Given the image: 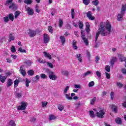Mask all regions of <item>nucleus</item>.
Masks as SVG:
<instances>
[{
    "label": "nucleus",
    "mask_w": 126,
    "mask_h": 126,
    "mask_svg": "<svg viewBox=\"0 0 126 126\" xmlns=\"http://www.w3.org/2000/svg\"><path fill=\"white\" fill-rule=\"evenodd\" d=\"M126 3L125 4H122V6L121 10V12H123L124 13H126Z\"/></svg>",
    "instance_id": "obj_20"
},
{
    "label": "nucleus",
    "mask_w": 126,
    "mask_h": 126,
    "mask_svg": "<svg viewBox=\"0 0 126 126\" xmlns=\"http://www.w3.org/2000/svg\"><path fill=\"white\" fill-rule=\"evenodd\" d=\"M24 65H22L20 66V72L23 76H25L26 75V72H25V70H24Z\"/></svg>",
    "instance_id": "obj_10"
},
{
    "label": "nucleus",
    "mask_w": 126,
    "mask_h": 126,
    "mask_svg": "<svg viewBox=\"0 0 126 126\" xmlns=\"http://www.w3.org/2000/svg\"><path fill=\"white\" fill-rule=\"evenodd\" d=\"M31 82V80H29L28 78L26 79V87H29V83Z\"/></svg>",
    "instance_id": "obj_35"
},
{
    "label": "nucleus",
    "mask_w": 126,
    "mask_h": 126,
    "mask_svg": "<svg viewBox=\"0 0 126 126\" xmlns=\"http://www.w3.org/2000/svg\"><path fill=\"white\" fill-rule=\"evenodd\" d=\"M76 57L78 61H79V62H80V63L82 62V57H81V54H77L76 55Z\"/></svg>",
    "instance_id": "obj_19"
},
{
    "label": "nucleus",
    "mask_w": 126,
    "mask_h": 126,
    "mask_svg": "<svg viewBox=\"0 0 126 126\" xmlns=\"http://www.w3.org/2000/svg\"><path fill=\"white\" fill-rule=\"evenodd\" d=\"M46 63L49 67L50 68H53L54 67V65H53V63L50 62H46Z\"/></svg>",
    "instance_id": "obj_44"
},
{
    "label": "nucleus",
    "mask_w": 126,
    "mask_h": 126,
    "mask_svg": "<svg viewBox=\"0 0 126 126\" xmlns=\"http://www.w3.org/2000/svg\"><path fill=\"white\" fill-rule=\"evenodd\" d=\"M8 126H16L15 121L14 120H11L8 123Z\"/></svg>",
    "instance_id": "obj_22"
},
{
    "label": "nucleus",
    "mask_w": 126,
    "mask_h": 126,
    "mask_svg": "<svg viewBox=\"0 0 126 126\" xmlns=\"http://www.w3.org/2000/svg\"><path fill=\"white\" fill-rule=\"evenodd\" d=\"M40 77L41 78H42V79H47V78H48L46 74L43 73L40 74Z\"/></svg>",
    "instance_id": "obj_43"
},
{
    "label": "nucleus",
    "mask_w": 126,
    "mask_h": 126,
    "mask_svg": "<svg viewBox=\"0 0 126 126\" xmlns=\"http://www.w3.org/2000/svg\"><path fill=\"white\" fill-rule=\"evenodd\" d=\"M20 15V12L17 11L15 12V18H17L18 16Z\"/></svg>",
    "instance_id": "obj_49"
},
{
    "label": "nucleus",
    "mask_w": 126,
    "mask_h": 126,
    "mask_svg": "<svg viewBox=\"0 0 126 126\" xmlns=\"http://www.w3.org/2000/svg\"><path fill=\"white\" fill-rule=\"evenodd\" d=\"M95 73L98 78H100V77H101V73L99 71H96Z\"/></svg>",
    "instance_id": "obj_63"
},
{
    "label": "nucleus",
    "mask_w": 126,
    "mask_h": 126,
    "mask_svg": "<svg viewBox=\"0 0 126 126\" xmlns=\"http://www.w3.org/2000/svg\"><path fill=\"white\" fill-rule=\"evenodd\" d=\"M121 71L123 74H126V69L125 68H123L121 69Z\"/></svg>",
    "instance_id": "obj_64"
},
{
    "label": "nucleus",
    "mask_w": 126,
    "mask_h": 126,
    "mask_svg": "<svg viewBox=\"0 0 126 126\" xmlns=\"http://www.w3.org/2000/svg\"><path fill=\"white\" fill-rule=\"evenodd\" d=\"M13 84V82H12V80L10 79H8L7 82V87H9V86H11Z\"/></svg>",
    "instance_id": "obj_23"
},
{
    "label": "nucleus",
    "mask_w": 126,
    "mask_h": 126,
    "mask_svg": "<svg viewBox=\"0 0 126 126\" xmlns=\"http://www.w3.org/2000/svg\"><path fill=\"white\" fill-rule=\"evenodd\" d=\"M14 39H15V36L13 34L11 33L9 35V39L8 42H11V41H14Z\"/></svg>",
    "instance_id": "obj_15"
},
{
    "label": "nucleus",
    "mask_w": 126,
    "mask_h": 126,
    "mask_svg": "<svg viewBox=\"0 0 126 126\" xmlns=\"http://www.w3.org/2000/svg\"><path fill=\"white\" fill-rule=\"evenodd\" d=\"M59 27L60 28H62L63 27V21L62 19L59 20Z\"/></svg>",
    "instance_id": "obj_39"
},
{
    "label": "nucleus",
    "mask_w": 126,
    "mask_h": 126,
    "mask_svg": "<svg viewBox=\"0 0 126 126\" xmlns=\"http://www.w3.org/2000/svg\"><path fill=\"white\" fill-rule=\"evenodd\" d=\"M12 3V0H7L6 1V4H11Z\"/></svg>",
    "instance_id": "obj_62"
},
{
    "label": "nucleus",
    "mask_w": 126,
    "mask_h": 126,
    "mask_svg": "<svg viewBox=\"0 0 126 126\" xmlns=\"http://www.w3.org/2000/svg\"><path fill=\"white\" fill-rule=\"evenodd\" d=\"M48 30L50 33H53L54 32V30H53V27H52V26L48 27Z\"/></svg>",
    "instance_id": "obj_57"
},
{
    "label": "nucleus",
    "mask_w": 126,
    "mask_h": 126,
    "mask_svg": "<svg viewBox=\"0 0 126 126\" xmlns=\"http://www.w3.org/2000/svg\"><path fill=\"white\" fill-rule=\"evenodd\" d=\"M48 105V102L47 101H42L41 103V106L42 108H46V106Z\"/></svg>",
    "instance_id": "obj_37"
},
{
    "label": "nucleus",
    "mask_w": 126,
    "mask_h": 126,
    "mask_svg": "<svg viewBox=\"0 0 126 126\" xmlns=\"http://www.w3.org/2000/svg\"><path fill=\"white\" fill-rule=\"evenodd\" d=\"M36 32L32 30H29V34L30 37H34V36H36Z\"/></svg>",
    "instance_id": "obj_12"
},
{
    "label": "nucleus",
    "mask_w": 126,
    "mask_h": 126,
    "mask_svg": "<svg viewBox=\"0 0 126 126\" xmlns=\"http://www.w3.org/2000/svg\"><path fill=\"white\" fill-rule=\"evenodd\" d=\"M110 98L111 100H114V98H115V92H111L110 93Z\"/></svg>",
    "instance_id": "obj_41"
},
{
    "label": "nucleus",
    "mask_w": 126,
    "mask_h": 126,
    "mask_svg": "<svg viewBox=\"0 0 126 126\" xmlns=\"http://www.w3.org/2000/svg\"><path fill=\"white\" fill-rule=\"evenodd\" d=\"M89 115H90V117H91L92 119H93V118H95V114L94 113V111H90Z\"/></svg>",
    "instance_id": "obj_30"
},
{
    "label": "nucleus",
    "mask_w": 126,
    "mask_h": 126,
    "mask_svg": "<svg viewBox=\"0 0 126 126\" xmlns=\"http://www.w3.org/2000/svg\"><path fill=\"white\" fill-rule=\"evenodd\" d=\"M43 54L45 58L48 59V60H52V56L49 53L47 52H43Z\"/></svg>",
    "instance_id": "obj_11"
},
{
    "label": "nucleus",
    "mask_w": 126,
    "mask_h": 126,
    "mask_svg": "<svg viewBox=\"0 0 126 126\" xmlns=\"http://www.w3.org/2000/svg\"><path fill=\"white\" fill-rule=\"evenodd\" d=\"M86 31L88 33L90 32V24L89 22L86 23Z\"/></svg>",
    "instance_id": "obj_16"
},
{
    "label": "nucleus",
    "mask_w": 126,
    "mask_h": 126,
    "mask_svg": "<svg viewBox=\"0 0 126 126\" xmlns=\"http://www.w3.org/2000/svg\"><path fill=\"white\" fill-rule=\"evenodd\" d=\"M18 84H19V80H16L14 81V87H16L17 86V85H18Z\"/></svg>",
    "instance_id": "obj_58"
},
{
    "label": "nucleus",
    "mask_w": 126,
    "mask_h": 126,
    "mask_svg": "<svg viewBox=\"0 0 126 126\" xmlns=\"http://www.w3.org/2000/svg\"><path fill=\"white\" fill-rule=\"evenodd\" d=\"M93 4H94V5H95V6H97V5H98V4H99V0H94L93 1Z\"/></svg>",
    "instance_id": "obj_50"
},
{
    "label": "nucleus",
    "mask_w": 126,
    "mask_h": 126,
    "mask_svg": "<svg viewBox=\"0 0 126 126\" xmlns=\"http://www.w3.org/2000/svg\"><path fill=\"white\" fill-rule=\"evenodd\" d=\"M83 0V3L85 5H88L89 3H90V0Z\"/></svg>",
    "instance_id": "obj_47"
},
{
    "label": "nucleus",
    "mask_w": 126,
    "mask_h": 126,
    "mask_svg": "<svg viewBox=\"0 0 126 126\" xmlns=\"http://www.w3.org/2000/svg\"><path fill=\"white\" fill-rule=\"evenodd\" d=\"M24 2L27 4H31L32 3V0H25Z\"/></svg>",
    "instance_id": "obj_51"
},
{
    "label": "nucleus",
    "mask_w": 126,
    "mask_h": 126,
    "mask_svg": "<svg viewBox=\"0 0 126 126\" xmlns=\"http://www.w3.org/2000/svg\"><path fill=\"white\" fill-rule=\"evenodd\" d=\"M69 89V86H67L65 87V88H64L63 90V94H66L67 92H68V90Z\"/></svg>",
    "instance_id": "obj_26"
},
{
    "label": "nucleus",
    "mask_w": 126,
    "mask_h": 126,
    "mask_svg": "<svg viewBox=\"0 0 126 126\" xmlns=\"http://www.w3.org/2000/svg\"><path fill=\"white\" fill-rule=\"evenodd\" d=\"M95 102H96V97H94L91 100V105H94Z\"/></svg>",
    "instance_id": "obj_53"
},
{
    "label": "nucleus",
    "mask_w": 126,
    "mask_h": 126,
    "mask_svg": "<svg viewBox=\"0 0 126 126\" xmlns=\"http://www.w3.org/2000/svg\"><path fill=\"white\" fill-rule=\"evenodd\" d=\"M9 8H12L14 10L17 8V6L14 3H11L10 5L9 6Z\"/></svg>",
    "instance_id": "obj_17"
},
{
    "label": "nucleus",
    "mask_w": 126,
    "mask_h": 126,
    "mask_svg": "<svg viewBox=\"0 0 126 126\" xmlns=\"http://www.w3.org/2000/svg\"><path fill=\"white\" fill-rule=\"evenodd\" d=\"M116 123L118 125H121L122 124V120L120 118H118L116 119Z\"/></svg>",
    "instance_id": "obj_38"
},
{
    "label": "nucleus",
    "mask_w": 126,
    "mask_h": 126,
    "mask_svg": "<svg viewBox=\"0 0 126 126\" xmlns=\"http://www.w3.org/2000/svg\"><path fill=\"white\" fill-rule=\"evenodd\" d=\"M18 51L21 53H26V50L24 49H22L21 47L19 48Z\"/></svg>",
    "instance_id": "obj_56"
},
{
    "label": "nucleus",
    "mask_w": 126,
    "mask_h": 126,
    "mask_svg": "<svg viewBox=\"0 0 126 126\" xmlns=\"http://www.w3.org/2000/svg\"><path fill=\"white\" fill-rule=\"evenodd\" d=\"M92 74H93V73L92 72V71H87L86 72H85L83 76V77H85L86 76H87L88 75H92Z\"/></svg>",
    "instance_id": "obj_21"
},
{
    "label": "nucleus",
    "mask_w": 126,
    "mask_h": 126,
    "mask_svg": "<svg viewBox=\"0 0 126 126\" xmlns=\"http://www.w3.org/2000/svg\"><path fill=\"white\" fill-rule=\"evenodd\" d=\"M49 78L51 79V80L56 81L58 79V76L57 75L54 74V72L51 71L49 72Z\"/></svg>",
    "instance_id": "obj_4"
},
{
    "label": "nucleus",
    "mask_w": 126,
    "mask_h": 126,
    "mask_svg": "<svg viewBox=\"0 0 126 126\" xmlns=\"http://www.w3.org/2000/svg\"><path fill=\"white\" fill-rule=\"evenodd\" d=\"M25 8L26 9L28 15L32 16L34 14V10L33 9L30 7H26V6H25Z\"/></svg>",
    "instance_id": "obj_7"
},
{
    "label": "nucleus",
    "mask_w": 126,
    "mask_h": 126,
    "mask_svg": "<svg viewBox=\"0 0 126 126\" xmlns=\"http://www.w3.org/2000/svg\"><path fill=\"white\" fill-rule=\"evenodd\" d=\"M57 119V117L53 115H49V121H54V120H56Z\"/></svg>",
    "instance_id": "obj_31"
},
{
    "label": "nucleus",
    "mask_w": 126,
    "mask_h": 126,
    "mask_svg": "<svg viewBox=\"0 0 126 126\" xmlns=\"http://www.w3.org/2000/svg\"><path fill=\"white\" fill-rule=\"evenodd\" d=\"M58 108L59 111H60V112H62V111H63V110L64 109V106L63 105L59 104L58 106Z\"/></svg>",
    "instance_id": "obj_34"
},
{
    "label": "nucleus",
    "mask_w": 126,
    "mask_h": 126,
    "mask_svg": "<svg viewBox=\"0 0 126 126\" xmlns=\"http://www.w3.org/2000/svg\"><path fill=\"white\" fill-rule=\"evenodd\" d=\"M65 97L67 99V100H72V97L70 96V94H65Z\"/></svg>",
    "instance_id": "obj_29"
},
{
    "label": "nucleus",
    "mask_w": 126,
    "mask_h": 126,
    "mask_svg": "<svg viewBox=\"0 0 126 126\" xmlns=\"http://www.w3.org/2000/svg\"><path fill=\"white\" fill-rule=\"evenodd\" d=\"M11 51L12 52V53H15L16 52V49H15V47L14 46H11Z\"/></svg>",
    "instance_id": "obj_55"
},
{
    "label": "nucleus",
    "mask_w": 126,
    "mask_h": 126,
    "mask_svg": "<svg viewBox=\"0 0 126 126\" xmlns=\"http://www.w3.org/2000/svg\"><path fill=\"white\" fill-rule=\"evenodd\" d=\"M37 61L38 63H46L47 62L46 61L41 59V58H37Z\"/></svg>",
    "instance_id": "obj_32"
},
{
    "label": "nucleus",
    "mask_w": 126,
    "mask_h": 126,
    "mask_svg": "<svg viewBox=\"0 0 126 126\" xmlns=\"http://www.w3.org/2000/svg\"><path fill=\"white\" fill-rule=\"evenodd\" d=\"M125 15V13L122 12L121 11L120 13H118L117 17V20L118 21H122L124 20V15Z\"/></svg>",
    "instance_id": "obj_6"
},
{
    "label": "nucleus",
    "mask_w": 126,
    "mask_h": 126,
    "mask_svg": "<svg viewBox=\"0 0 126 126\" xmlns=\"http://www.w3.org/2000/svg\"><path fill=\"white\" fill-rule=\"evenodd\" d=\"M28 74L29 75H34V70H30L28 71Z\"/></svg>",
    "instance_id": "obj_42"
},
{
    "label": "nucleus",
    "mask_w": 126,
    "mask_h": 126,
    "mask_svg": "<svg viewBox=\"0 0 126 126\" xmlns=\"http://www.w3.org/2000/svg\"><path fill=\"white\" fill-rule=\"evenodd\" d=\"M76 44H77V42H76V41L73 40L72 43V47L74 50H77V46H76Z\"/></svg>",
    "instance_id": "obj_25"
},
{
    "label": "nucleus",
    "mask_w": 126,
    "mask_h": 126,
    "mask_svg": "<svg viewBox=\"0 0 126 126\" xmlns=\"http://www.w3.org/2000/svg\"><path fill=\"white\" fill-rule=\"evenodd\" d=\"M112 31V25L109 21H106V22H101L99 24V28L98 30V32L96 33L95 35V42L98 40V37L99 35L101 34L102 36H105L107 35H109L111 33Z\"/></svg>",
    "instance_id": "obj_1"
},
{
    "label": "nucleus",
    "mask_w": 126,
    "mask_h": 126,
    "mask_svg": "<svg viewBox=\"0 0 126 126\" xmlns=\"http://www.w3.org/2000/svg\"><path fill=\"white\" fill-rule=\"evenodd\" d=\"M87 16L90 20H94L95 19V17L93 16L91 11H89L87 13Z\"/></svg>",
    "instance_id": "obj_9"
},
{
    "label": "nucleus",
    "mask_w": 126,
    "mask_h": 126,
    "mask_svg": "<svg viewBox=\"0 0 126 126\" xmlns=\"http://www.w3.org/2000/svg\"><path fill=\"white\" fill-rule=\"evenodd\" d=\"M94 85H95V83L94 82V81H91L89 83V87H93V86H94Z\"/></svg>",
    "instance_id": "obj_46"
},
{
    "label": "nucleus",
    "mask_w": 126,
    "mask_h": 126,
    "mask_svg": "<svg viewBox=\"0 0 126 126\" xmlns=\"http://www.w3.org/2000/svg\"><path fill=\"white\" fill-rule=\"evenodd\" d=\"M21 105L18 106V110L22 111L23 110H25L26 109V107H27V105L28 104L27 102L23 101L21 103Z\"/></svg>",
    "instance_id": "obj_3"
},
{
    "label": "nucleus",
    "mask_w": 126,
    "mask_h": 126,
    "mask_svg": "<svg viewBox=\"0 0 126 126\" xmlns=\"http://www.w3.org/2000/svg\"><path fill=\"white\" fill-rule=\"evenodd\" d=\"M105 69L107 72H110L111 71V67L109 65H106Z\"/></svg>",
    "instance_id": "obj_40"
},
{
    "label": "nucleus",
    "mask_w": 126,
    "mask_h": 126,
    "mask_svg": "<svg viewBox=\"0 0 126 126\" xmlns=\"http://www.w3.org/2000/svg\"><path fill=\"white\" fill-rule=\"evenodd\" d=\"M35 11L37 13H40V9H39V5L36 4L35 6Z\"/></svg>",
    "instance_id": "obj_48"
},
{
    "label": "nucleus",
    "mask_w": 126,
    "mask_h": 126,
    "mask_svg": "<svg viewBox=\"0 0 126 126\" xmlns=\"http://www.w3.org/2000/svg\"><path fill=\"white\" fill-rule=\"evenodd\" d=\"M15 96L16 97V98H21V97H22V94L21 93H16Z\"/></svg>",
    "instance_id": "obj_33"
},
{
    "label": "nucleus",
    "mask_w": 126,
    "mask_h": 126,
    "mask_svg": "<svg viewBox=\"0 0 126 126\" xmlns=\"http://www.w3.org/2000/svg\"><path fill=\"white\" fill-rule=\"evenodd\" d=\"M95 112V115L97 117V118H100V119H103L104 118V115H105V110L103 108H97V109H94Z\"/></svg>",
    "instance_id": "obj_2"
},
{
    "label": "nucleus",
    "mask_w": 126,
    "mask_h": 126,
    "mask_svg": "<svg viewBox=\"0 0 126 126\" xmlns=\"http://www.w3.org/2000/svg\"><path fill=\"white\" fill-rule=\"evenodd\" d=\"M84 31H83V30L81 31V35H82V38L83 39V40H84V42L85 43V44L87 46V45H88L89 43H88V39H87L86 38H85V35H84Z\"/></svg>",
    "instance_id": "obj_8"
},
{
    "label": "nucleus",
    "mask_w": 126,
    "mask_h": 126,
    "mask_svg": "<svg viewBox=\"0 0 126 126\" xmlns=\"http://www.w3.org/2000/svg\"><path fill=\"white\" fill-rule=\"evenodd\" d=\"M60 40H61L63 45V44H64V42H65V38H64V37L63 36H61Z\"/></svg>",
    "instance_id": "obj_36"
},
{
    "label": "nucleus",
    "mask_w": 126,
    "mask_h": 126,
    "mask_svg": "<svg viewBox=\"0 0 126 126\" xmlns=\"http://www.w3.org/2000/svg\"><path fill=\"white\" fill-rule=\"evenodd\" d=\"M110 109H113L114 113H118V107L117 106L112 104L109 106Z\"/></svg>",
    "instance_id": "obj_14"
},
{
    "label": "nucleus",
    "mask_w": 126,
    "mask_h": 126,
    "mask_svg": "<svg viewBox=\"0 0 126 126\" xmlns=\"http://www.w3.org/2000/svg\"><path fill=\"white\" fill-rule=\"evenodd\" d=\"M61 74H62V75H64V76H67V75H68V71L63 70L61 71Z\"/></svg>",
    "instance_id": "obj_27"
},
{
    "label": "nucleus",
    "mask_w": 126,
    "mask_h": 126,
    "mask_svg": "<svg viewBox=\"0 0 126 126\" xmlns=\"http://www.w3.org/2000/svg\"><path fill=\"white\" fill-rule=\"evenodd\" d=\"M8 17L11 21H13L14 20V15H13V14L12 13L9 14Z\"/></svg>",
    "instance_id": "obj_24"
},
{
    "label": "nucleus",
    "mask_w": 126,
    "mask_h": 126,
    "mask_svg": "<svg viewBox=\"0 0 126 126\" xmlns=\"http://www.w3.org/2000/svg\"><path fill=\"white\" fill-rule=\"evenodd\" d=\"M105 75H106V78H107V79H110L111 78V75H110V74L108 72H105Z\"/></svg>",
    "instance_id": "obj_59"
},
{
    "label": "nucleus",
    "mask_w": 126,
    "mask_h": 126,
    "mask_svg": "<svg viewBox=\"0 0 126 126\" xmlns=\"http://www.w3.org/2000/svg\"><path fill=\"white\" fill-rule=\"evenodd\" d=\"M74 9H71V16H72V18L73 19V18H74Z\"/></svg>",
    "instance_id": "obj_61"
},
{
    "label": "nucleus",
    "mask_w": 126,
    "mask_h": 126,
    "mask_svg": "<svg viewBox=\"0 0 126 126\" xmlns=\"http://www.w3.org/2000/svg\"><path fill=\"white\" fill-rule=\"evenodd\" d=\"M51 38L48 34L44 33L43 34V42L45 44H48L50 42Z\"/></svg>",
    "instance_id": "obj_5"
},
{
    "label": "nucleus",
    "mask_w": 126,
    "mask_h": 126,
    "mask_svg": "<svg viewBox=\"0 0 126 126\" xmlns=\"http://www.w3.org/2000/svg\"><path fill=\"white\" fill-rule=\"evenodd\" d=\"M116 62H117V58L116 57L112 58L110 61L111 65H113V64H114Z\"/></svg>",
    "instance_id": "obj_28"
},
{
    "label": "nucleus",
    "mask_w": 126,
    "mask_h": 126,
    "mask_svg": "<svg viewBox=\"0 0 126 126\" xmlns=\"http://www.w3.org/2000/svg\"><path fill=\"white\" fill-rule=\"evenodd\" d=\"M79 28L80 29H82L83 28V23L80 21H79Z\"/></svg>",
    "instance_id": "obj_45"
},
{
    "label": "nucleus",
    "mask_w": 126,
    "mask_h": 126,
    "mask_svg": "<svg viewBox=\"0 0 126 126\" xmlns=\"http://www.w3.org/2000/svg\"><path fill=\"white\" fill-rule=\"evenodd\" d=\"M6 77L4 76H0V82H2V83H4L5 82V80H6Z\"/></svg>",
    "instance_id": "obj_18"
},
{
    "label": "nucleus",
    "mask_w": 126,
    "mask_h": 126,
    "mask_svg": "<svg viewBox=\"0 0 126 126\" xmlns=\"http://www.w3.org/2000/svg\"><path fill=\"white\" fill-rule=\"evenodd\" d=\"M117 86H118V87H119V88H122V87H123V86H124V85L120 82H117L116 83Z\"/></svg>",
    "instance_id": "obj_52"
},
{
    "label": "nucleus",
    "mask_w": 126,
    "mask_h": 126,
    "mask_svg": "<svg viewBox=\"0 0 126 126\" xmlns=\"http://www.w3.org/2000/svg\"><path fill=\"white\" fill-rule=\"evenodd\" d=\"M74 87L76 89L78 88L79 89H80V88H81V86L80 85L75 84L74 85Z\"/></svg>",
    "instance_id": "obj_60"
},
{
    "label": "nucleus",
    "mask_w": 126,
    "mask_h": 126,
    "mask_svg": "<svg viewBox=\"0 0 126 126\" xmlns=\"http://www.w3.org/2000/svg\"><path fill=\"white\" fill-rule=\"evenodd\" d=\"M119 58L121 62H125V66L126 67V58L125 57V56L122 54L119 55Z\"/></svg>",
    "instance_id": "obj_13"
},
{
    "label": "nucleus",
    "mask_w": 126,
    "mask_h": 126,
    "mask_svg": "<svg viewBox=\"0 0 126 126\" xmlns=\"http://www.w3.org/2000/svg\"><path fill=\"white\" fill-rule=\"evenodd\" d=\"M4 22L7 23L8 22L9 19L8 18V16L4 17L3 18Z\"/></svg>",
    "instance_id": "obj_54"
}]
</instances>
